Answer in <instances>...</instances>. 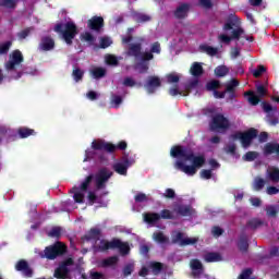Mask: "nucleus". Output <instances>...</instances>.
Returning <instances> with one entry per match:
<instances>
[{
	"label": "nucleus",
	"mask_w": 279,
	"mask_h": 279,
	"mask_svg": "<svg viewBox=\"0 0 279 279\" xmlns=\"http://www.w3.org/2000/svg\"><path fill=\"white\" fill-rule=\"evenodd\" d=\"M191 10V4L189 3H182L174 10V16L179 19V21H182L183 19H186L189 16V11Z\"/></svg>",
	"instance_id": "nucleus-19"
},
{
	"label": "nucleus",
	"mask_w": 279,
	"mask_h": 279,
	"mask_svg": "<svg viewBox=\"0 0 279 279\" xmlns=\"http://www.w3.org/2000/svg\"><path fill=\"white\" fill-rule=\"evenodd\" d=\"M32 32H34V27L32 26L22 29L21 32L17 33L19 40H25V38H27V36L32 34Z\"/></svg>",
	"instance_id": "nucleus-48"
},
{
	"label": "nucleus",
	"mask_w": 279,
	"mask_h": 279,
	"mask_svg": "<svg viewBox=\"0 0 279 279\" xmlns=\"http://www.w3.org/2000/svg\"><path fill=\"white\" fill-rule=\"evenodd\" d=\"M23 60V52L21 50H13L10 54V60L5 63L7 71H14L19 64H22Z\"/></svg>",
	"instance_id": "nucleus-10"
},
{
	"label": "nucleus",
	"mask_w": 279,
	"mask_h": 279,
	"mask_svg": "<svg viewBox=\"0 0 279 279\" xmlns=\"http://www.w3.org/2000/svg\"><path fill=\"white\" fill-rule=\"evenodd\" d=\"M119 263L118 256H111L101 262V267H112Z\"/></svg>",
	"instance_id": "nucleus-40"
},
{
	"label": "nucleus",
	"mask_w": 279,
	"mask_h": 279,
	"mask_svg": "<svg viewBox=\"0 0 279 279\" xmlns=\"http://www.w3.org/2000/svg\"><path fill=\"white\" fill-rule=\"evenodd\" d=\"M245 97H248V104H251V106H258V104H260V97L256 94H254V92L248 90L245 94Z\"/></svg>",
	"instance_id": "nucleus-34"
},
{
	"label": "nucleus",
	"mask_w": 279,
	"mask_h": 279,
	"mask_svg": "<svg viewBox=\"0 0 279 279\" xmlns=\"http://www.w3.org/2000/svg\"><path fill=\"white\" fill-rule=\"evenodd\" d=\"M95 179V174H89L85 178V180L81 183L80 191L86 192L88 191V186H90V182Z\"/></svg>",
	"instance_id": "nucleus-39"
},
{
	"label": "nucleus",
	"mask_w": 279,
	"mask_h": 279,
	"mask_svg": "<svg viewBox=\"0 0 279 279\" xmlns=\"http://www.w3.org/2000/svg\"><path fill=\"white\" fill-rule=\"evenodd\" d=\"M153 239L154 241H156V243H160V244L169 243V238H167V235H165L162 231L155 232L153 234Z\"/></svg>",
	"instance_id": "nucleus-35"
},
{
	"label": "nucleus",
	"mask_w": 279,
	"mask_h": 279,
	"mask_svg": "<svg viewBox=\"0 0 279 279\" xmlns=\"http://www.w3.org/2000/svg\"><path fill=\"white\" fill-rule=\"evenodd\" d=\"M15 269L16 271H21L25 278H32V276H34V270L32 267H29V263H27L25 259H20L15 264Z\"/></svg>",
	"instance_id": "nucleus-13"
},
{
	"label": "nucleus",
	"mask_w": 279,
	"mask_h": 279,
	"mask_svg": "<svg viewBox=\"0 0 279 279\" xmlns=\"http://www.w3.org/2000/svg\"><path fill=\"white\" fill-rule=\"evenodd\" d=\"M190 267L194 278H199V276L204 274V264H202V260L197 258L191 259Z\"/></svg>",
	"instance_id": "nucleus-16"
},
{
	"label": "nucleus",
	"mask_w": 279,
	"mask_h": 279,
	"mask_svg": "<svg viewBox=\"0 0 279 279\" xmlns=\"http://www.w3.org/2000/svg\"><path fill=\"white\" fill-rule=\"evenodd\" d=\"M255 260H256V263H259V265H265V263H269V260H271V258L269 257L268 254H257L255 256Z\"/></svg>",
	"instance_id": "nucleus-53"
},
{
	"label": "nucleus",
	"mask_w": 279,
	"mask_h": 279,
	"mask_svg": "<svg viewBox=\"0 0 279 279\" xmlns=\"http://www.w3.org/2000/svg\"><path fill=\"white\" fill-rule=\"evenodd\" d=\"M204 260L205 263H221V260H223V257L217 252H209L205 254Z\"/></svg>",
	"instance_id": "nucleus-29"
},
{
	"label": "nucleus",
	"mask_w": 279,
	"mask_h": 279,
	"mask_svg": "<svg viewBox=\"0 0 279 279\" xmlns=\"http://www.w3.org/2000/svg\"><path fill=\"white\" fill-rule=\"evenodd\" d=\"M104 25H105V22L101 16L95 15L87 21V27L88 29H92V32H97V33L101 32V29H104Z\"/></svg>",
	"instance_id": "nucleus-14"
},
{
	"label": "nucleus",
	"mask_w": 279,
	"mask_h": 279,
	"mask_svg": "<svg viewBox=\"0 0 279 279\" xmlns=\"http://www.w3.org/2000/svg\"><path fill=\"white\" fill-rule=\"evenodd\" d=\"M174 213L181 217H191L193 215V207L191 205H178Z\"/></svg>",
	"instance_id": "nucleus-25"
},
{
	"label": "nucleus",
	"mask_w": 279,
	"mask_h": 279,
	"mask_svg": "<svg viewBox=\"0 0 279 279\" xmlns=\"http://www.w3.org/2000/svg\"><path fill=\"white\" fill-rule=\"evenodd\" d=\"M262 109L264 112H266V114H271L274 112H277L278 107L271 106V104L267 101H262Z\"/></svg>",
	"instance_id": "nucleus-38"
},
{
	"label": "nucleus",
	"mask_w": 279,
	"mask_h": 279,
	"mask_svg": "<svg viewBox=\"0 0 279 279\" xmlns=\"http://www.w3.org/2000/svg\"><path fill=\"white\" fill-rule=\"evenodd\" d=\"M190 73L193 77H202L204 75V66L199 62H194L190 69Z\"/></svg>",
	"instance_id": "nucleus-30"
},
{
	"label": "nucleus",
	"mask_w": 279,
	"mask_h": 279,
	"mask_svg": "<svg viewBox=\"0 0 279 279\" xmlns=\"http://www.w3.org/2000/svg\"><path fill=\"white\" fill-rule=\"evenodd\" d=\"M264 225L265 221L258 218H253L246 222V228H250V230H258V228L263 227Z\"/></svg>",
	"instance_id": "nucleus-33"
},
{
	"label": "nucleus",
	"mask_w": 279,
	"mask_h": 279,
	"mask_svg": "<svg viewBox=\"0 0 279 279\" xmlns=\"http://www.w3.org/2000/svg\"><path fill=\"white\" fill-rule=\"evenodd\" d=\"M236 86H239V82L236 78H232L227 85L225 93H236Z\"/></svg>",
	"instance_id": "nucleus-45"
},
{
	"label": "nucleus",
	"mask_w": 279,
	"mask_h": 279,
	"mask_svg": "<svg viewBox=\"0 0 279 279\" xmlns=\"http://www.w3.org/2000/svg\"><path fill=\"white\" fill-rule=\"evenodd\" d=\"M266 72H267V68H265V65H258L257 69L253 71V76L258 78L263 75V73H266Z\"/></svg>",
	"instance_id": "nucleus-61"
},
{
	"label": "nucleus",
	"mask_w": 279,
	"mask_h": 279,
	"mask_svg": "<svg viewBox=\"0 0 279 279\" xmlns=\"http://www.w3.org/2000/svg\"><path fill=\"white\" fill-rule=\"evenodd\" d=\"M68 247L62 242H56L49 246H46L44 251H35V254H38L39 258H47V260H56L60 256H64Z\"/></svg>",
	"instance_id": "nucleus-2"
},
{
	"label": "nucleus",
	"mask_w": 279,
	"mask_h": 279,
	"mask_svg": "<svg viewBox=\"0 0 279 279\" xmlns=\"http://www.w3.org/2000/svg\"><path fill=\"white\" fill-rule=\"evenodd\" d=\"M92 149L94 151H107L108 154H114L117 149L125 151L128 149V142L121 141L118 145H114L104 140H95L92 142Z\"/></svg>",
	"instance_id": "nucleus-4"
},
{
	"label": "nucleus",
	"mask_w": 279,
	"mask_h": 279,
	"mask_svg": "<svg viewBox=\"0 0 279 279\" xmlns=\"http://www.w3.org/2000/svg\"><path fill=\"white\" fill-rule=\"evenodd\" d=\"M252 274H254V270L252 268H245L242 270L238 279H252Z\"/></svg>",
	"instance_id": "nucleus-58"
},
{
	"label": "nucleus",
	"mask_w": 279,
	"mask_h": 279,
	"mask_svg": "<svg viewBox=\"0 0 279 279\" xmlns=\"http://www.w3.org/2000/svg\"><path fill=\"white\" fill-rule=\"evenodd\" d=\"M112 45V40L109 37H101L100 38V49H108Z\"/></svg>",
	"instance_id": "nucleus-64"
},
{
	"label": "nucleus",
	"mask_w": 279,
	"mask_h": 279,
	"mask_svg": "<svg viewBox=\"0 0 279 279\" xmlns=\"http://www.w3.org/2000/svg\"><path fill=\"white\" fill-rule=\"evenodd\" d=\"M93 77H95V80H101V77H106V69L104 68H95L92 71Z\"/></svg>",
	"instance_id": "nucleus-47"
},
{
	"label": "nucleus",
	"mask_w": 279,
	"mask_h": 279,
	"mask_svg": "<svg viewBox=\"0 0 279 279\" xmlns=\"http://www.w3.org/2000/svg\"><path fill=\"white\" fill-rule=\"evenodd\" d=\"M134 165V159L130 160L128 157H123L122 162H118L113 166V170L119 175H128V169Z\"/></svg>",
	"instance_id": "nucleus-12"
},
{
	"label": "nucleus",
	"mask_w": 279,
	"mask_h": 279,
	"mask_svg": "<svg viewBox=\"0 0 279 279\" xmlns=\"http://www.w3.org/2000/svg\"><path fill=\"white\" fill-rule=\"evenodd\" d=\"M264 156H271V154H276L277 158H279V144L278 143H266L264 146Z\"/></svg>",
	"instance_id": "nucleus-24"
},
{
	"label": "nucleus",
	"mask_w": 279,
	"mask_h": 279,
	"mask_svg": "<svg viewBox=\"0 0 279 279\" xmlns=\"http://www.w3.org/2000/svg\"><path fill=\"white\" fill-rule=\"evenodd\" d=\"M53 29L57 34H61L64 43L68 45H73V40L78 34L77 25L73 22H66L65 24L58 23L54 25Z\"/></svg>",
	"instance_id": "nucleus-3"
},
{
	"label": "nucleus",
	"mask_w": 279,
	"mask_h": 279,
	"mask_svg": "<svg viewBox=\"0 0 279 279\" xmlns=\"http://www.w3.org/2000/svg\"><path fill=\"white\" fill-rule=\"evenodd\" d=\"M48 236L51 239H60L62 236V228L60 227H53L49 232Z\"/></svg>",
	"instance_id": "nucleus-49"
},
{
	"label": "nucleus",
	"mask_w": 279,
	"mask_h": 279,
	"mask_svg": "<svg viewBox=\"0 0 279 279\" xmlns=\"http://www.w3.org/2000/svg\"><path fill=\"white\" fill-rule=\"evenodd\" d=\"M220 86H221V82H219L218 80H213L207 82L206 90L215 93V90H217V88H219Z\"/></svg>",
	"instance_id": "nucleus-46"
},
{
	"label": "nucleus",
	"mask_w": 279,
	"mask_h": 279,
	"mask_svg": "<svg viewBox=\"0 0 279 279\" xmlns=\"http://www.w3.org/2000/svg\"><path fill=\"white\" fill-rule=\"evenodd\" d=\"M160 86H162V81L156 75L148 76L146 83L144 84V87L149 95L156 93V89L160 88Z\"/></svg>",
	"instance_id": "nucleus-11"
},
{
	"label": "nucleus",
	"mask_w": 279,
	"mask_h": 279,
	"mask_svg": "<svg viewBox=\"0 0 279 279\" xmlns=\"http://www.w3.org/2000/svg\"><path fill=\"white\" fill-rule=\"evenodd\" d=\"M148 269H150L153 276H160L167 269V265L160 262H149Z\"/></svg>",
	"instance_id": "nucleus-20"
},
{
	"label": "nucleus",
	"mask_w": 279,
	"mask_h": 279,
	"mask_svg": "<svg viewBox=\"0 0 279 279\" xmlns=\"http://www.w3.org/2000/svg\"><path fill=\"white\" fill-rule=\"evenodd\" d=\"M198 49H199V51H202V53H207V56H211V58L217 56V53H219L218 48L208 46L206 44L201 45Z\"/></svg>",
	"instance_id": "nucleus-31"
},
{
	"label": "nucleus",
	"mask_w": 279,
	"mask_h": 279,
	"mask_svg": "<svg viewBox=\"0 0 279 279\" xmlns=\"http://www.w3.org/2000/svg\"><path fill=\"white\" fill-rule=\"evenodd\" d=\"M170 156L172 158H183V160H190L192 162L191 166L184 165V161H175L174 168L178 171H182L186 175H195L197 173V169H202L204 165H206V157L203 155L195 156L193 150H187L183 146H173L170 150Z\"/></svg>",
	"instance_id": "nucleus-1"
},
{
	"label": "nucleus",
	"mask_w": 279,
	"mask_h": 279,
	"mask_svg": "<svg viewBox=\"0 0 279 279\" xmlns=\"http://www.w3.org/2000/svg\"><path fill=\"white\" fill-rule=\"evenodd\" d=\"M228 73H230V70L226 65H219L215 69V75L217 77H226Z\"/></svg>",
	"instance_id": "nucleus-42"
},
{
	"label": "nucleus",
	"mask_w": 279,
	"mask_h": 279,
	"mask_svg": "<svg viewBox=\"0 0 279 279\" xmlns=\"http://www.w3.org/2000/svg\"><path fill=\"white\" fill-rule=\"evenodd\" d=\"M268 180L270 182H279V169L272 168L270 171H268Z\"/></svg>",
	"instance_id": "nucleus-50"
},
{
	"label": "nucleus",
	"mask_w": 279,
	"mask_h": 279,
	"mask_svg": "<svg viewBox=\"0 0 279 279\" xmlns=\"http://www.w3.org/2000/svg\"><path fill=\"white\" fill-rule=\"evenodd\" d=\"M265 184H266L265 179L257 177L254 179L253 190L263 191V189H265Z\"/></svg>",
	"instance_id": "nucleus-37"
},
{
	"label": "nucleus",
	"mask_w": 279,
	"mask_h": 279,
	"mask_svg": "<svg viewBox=\"0 0 279 279\" xmlns=\"http://www.w3.org/2000/svg\"><path fill=\"white\" fill-rule=\"evenodd\" d=\"M144 221L146 223H148L149 226H155V223H158V221H160V214L146 213V214H144Z\"/></svg>",
	"instance_id": "nucleus-28"
},
{
	"label": "nucleus",
	"mask_w": 279,
	"mask_h": 279,
	"mask_svg": "<svg viewBox=\"0 0 279 279\" xmlns=\"http://www.w3.org/2000/svg\"><path fill=\"white\" fill-rule=\"evenodd\" d=\"M121 104H123V98L119 95H112L111 96V106L113 108H119V106H121Z\"/></svg>",
	"instance_id": "nucleus-56"
},
{
	"label": "nucleus",
	"mask_w": 279,
	"mask_h": 279,
	"mask_svg": "<svg viewBox=\"0 0 279 279\" xmlns=\"http://www.w3.org/2000/svg\"><path fill=\"white\" fill-rule=\"evenodd\" d=\"M161 51L160 43L155 41L150 45V51L142 52V60H154V53L160 56Z\"/></svg>",
	"instance_id": "nucleus-15"
},
{
	"label": "nucleus",
	"mask_w": 279,
	"mask_h": 279,
	"mask_svg": "<svg viewBox=\"0 0 279 279\" xmlns=\"http://www.w3.org/2000/svg\"><path fill=\"white\" fill-rule=\"evenodd\" d=\"M266 215L268 217H278V205H269L266 207Z\"/></svg>",
	"instance_id": "nucleus-51"
},
{
	"label": "nucleus",
	"mask_w": 279,
	"mask_h": 279,
	"mask_svg": "<svg viewBox=\"0 0 279 279\" xmlns=\"http://www.w3.org/2000/svg\"><path fill=\"white\" fill-rule=\"evenodd\" d=\"M151 60H143V54L141 61L135 64V69H138L141 74L147 73L149 71V63Z\"/></svg>",
	"instance_id": "nucleus-32"
},
{
	"label": "nucleus",
	"mask_w": 279,
	"mask_h": 279,
	"mask_svg": "<svg viewBox=\"0 0 279 279\" xmlns=\"http://www.w3.org/2000/svg\"><path fill=\"white\" fill-rule=\"evenodd\" d=\"M159 215H160V219H175V217L173 216V213H171V210L169 209L161 210Z\"/></svg>",
	"instance_id": "nucleus-63"
},
{
	"label": "nucleus",
	"mask_w": 279,
	"mask_h": 279,
	"mask_svg": "<svg viewBox=\"0 0 279 279\" xmlns=\"http://www.w3.org/2000/svg\"><path fill=\"white\" fill-rule=\"evenodd\" d=\"M141 51H143L142 43L130 44L126 54L130 56L131 58H135L136 60H138V58H142L143 56V52Z\"/></svg>",
	"instance_id": "nucleus-17"
},
{
	"label": "nucleus",
	"mask_w": 279,
	"mask_h": 279,
	"mask_svg": "<svg viewBox=\"0 0 279 279\" xmlns=\"http://www.w3.org/2000/svg\"><path fill=\"white\" fill-rule=\"evenodd\" d=\"M209 128L210 132H226V130L230 129V120L222 113H217L213 117Z\"/></svg>",
	"instance_id": "nucleus-8"
},
{
	"label": "nucleus",
	"mask_w": 279,
	"mask_h": 279,
	"mask_svg": "<svg viewBox=\"0 0 279 279\" xmlns=\"http://www.w3.org/2000/svg\"><path fill=\"white\" fill-rule=\"evenodd\" d=\"M100 238L101 230L93 228L83 236V241H99Z\"/></svg>",
	"instance_id": "nucleus-26"
},
{
	"label": "nucleus",
	"mask_w": 279,
	"mask_h": 279,
	"mask_svg": "<svg viewBox=\"0 0 279 279\" xmlns=\"http://www.w3.org/2000/svg\"><path fill=\"white\" fill-rule=\"evenodd\" d=\"M197 86H199V80L195 78V80L191 81V82L185 86L186 93L183 94V97H186V95H189L190 93H193V90H197Z\"/></svg>",
	"instance_id": "nucleus-36"
},
{
	"label": "nucleus",
	"mask_w": 279,
	"mask_h": 279,
	"mask_svg": "<svg viewBox=\"0 0 279 279\" xmlns=\"http://www.w3.org/2000/svg\"><path fill=\"white\" fill-rule=\"evenodd\" d=\"M243 34H245V29L239 27L232 31L231 34V39L232 40H239L241 38V36H243Z\"/></svg>",
	"instance_id": "nucleus-55"
},
{
	"label": "nucleus",
	"mask_w": 279,
	"mask_h": 279,
	"mask_svg": "<svg viewBox=\"0 0 279 279\" xmlns=\"http://www.w3.org/2000/svg\"><path fill=\"white\" fill-rule=\"evenodd\" d=\"M72 193H74V201L76 204H84V193L80 192V187H73Z\"/></svg>",
	"instance_id": "nucleus-41"
},
{
	"label": "nucleus",
	"mask_w": 279,
	"mask_h": 279,
	"mask_svg": "<svg viewBox=\"0 0 279 279\" xmlns=\"http://www.w3.org/2000/svg\"><path fill=\"white\" fill-rule=\"evenodd\" d=\"M133 272H134V263L126 264L122 269V274L124 278H128V276H132Z\"/></svg>",
	"instance_id": "nucleus-52"
},
{
	"label": "nucleus",
	"mask_w": 279,
	"mask_h": 279,
	"mask_svg": "<svg viewBox=\"0 0 279 279\" xmlns=\"http://www.w3.org/2000/svg\"><path fill=\"white\" fill-rule=\"evenodd\" d=\"M98 250L99 252H108V250H119L121 256H128V254H130V244L119 239H112L111 241L101 240Z\"/></svg>",
	"instance_id": "nucleus-5"
},
{
	"label": "nucleus",
	"mask_w": 279,
	"mask_h": 279,
	"mask_svg": "<svg viewBox=\"0 0 279 279\" xmlns=\"http://www.w3.org/2000/svg\"><path fill=\"white\" fill-rule=\"evenodd\" d=\"M7 138V143H12V141H16V135H12V131L5 126L0 128V143H3V138Z\"/></svg>",
	"instance_id": "nucleus-27"
},
{
	"label": "nucleus",
	"mask_w": 279,
	"mask_h": 279,
	"mask_svg": "<svg viewBox=\"0 0 279 279\" xmlns=\"http://www.w3.org/2000/svg\"><path fill=\"white\" fill-rule=\"evenodd\" d=\"M233 141H240L243 149L252 147L254 138H258V131L254 128H251L244 132L238 131L231 135Z\"/></svg>",
	"instance_id": "nucleus-6"
},
{
	"label": "nucleus",
	"mask_w": 279,
	"mask_h": 279,
	"mask_svg": "<svg viewBox=\"0 0 279 279\" xmlns=\"http://www.w3.org/2000/svg\"><path fill=\"white\" fill-rule=\"evenodd\" d=\"M72 77L75 82H82V80H84V71L80 68H74L72 71Z\"/></svg>",
	"instance_id": "nucleus-43"
},
{
	"label": "nucleus",
	"mask_w": 279,
	"mask_h": 279,
	"mask_svg": "<svg viewBox=\"0 0 279 279\" xmlns=\"http://www.w3.org/2000/svg\"><path fill=\"white\" fill-rule=\"evenodd\" d=\"M106 62L110 66H119V59L117 57H114V54H108L106 57Z\"/></svg>",
	"instance_id": "nucleus-57"
},
{
	"label": "nucleus",
	"mask_w": 279,
	"mask_h": 279,
	"mask_svg": "<svg viewBox=\"0 0 279 279\" xmlns=\"http://www.w3.org/2000/svg\"><path fill=\"white\" fill-rule=\"evenodd\" d=\"M0 5L1 8H8L10 10H14V8H16V0H1Z\"/></svg>",
	"instance_id": "nucleus-54"
},
{
	"label": "nucleus",
	"mask_w": 279,
	"mask_h": 279,
	"mask_svg": "<svg viewBox=\"0 0 279 279\" xmlns=\"http://www.w3.org/2000/svg\"><path fill=\"white\" fill-rule=\"evenodd\" d=\"M112 175H114L112 170H110L106 167L100 168L97 171V173L94 174L95 186H96L97 191H104V189H106V184H108V180H110V178H112Z\"/></svg>",
	"instance_id": "nucleus-7"
},
{
	"label": "nucleus",
	"mask_w": 279,
	"mask_h": 279,
	"mask_svg": "<svg viewBox=\"0 0 279 279\" xmlns=\"http://www.w3.org/2000/svg\"><path fill=\"white\" fill-rule=\"evenodd\" d=\"M56 49V40L51 38V36H44L39 43V50L40 51H52Z\"/></svg>",
	"instance_id": "nucleus-18"
},
{
	"label": "nucleus",
	"mask_w": 279,
	"mask_h": 279,
	"mask_svg": "<svg viewBox=\"0 0 279 279\" xmlns=\"http://www.w3.org/2000/svg\"><path fill=\"white\" fill-rule=\"evenodd\" d=\"M10 47H12V41H5L0 45V56H5L10 51Z\"/></svg>",
	"instance_id": "nucleus-59"
},
{
	"label": "nucleus",
	"mask_w": 279,
	"mask_h": 279,
	"mask_svg": "<svg viewBox=\"0 0 279 279\" xmlns=\"http://www.w3.org/2000/svg\"><path fill=\"white\" fill-rule=\"evenodd\" d=\"M14 136H16V138H29V136H36V131L27 126H20Z\"/></svg>",
	"instance_id": "nucleus-22"
},
{
	"label": "nucleus",
	"mask_w": 279,
	"mask_h": 279,
	"mask_svg": "<svg viewBox=\"0 0 279 279\" xmlns=\"http://www.w3.org/2000/svg\"><path fill=\"white\" fill-rule=\"evenodd\" d=\"M238 250L242 254H247L250 250V240L247 239V235H245V233H242L238 240Z\"/></svg>",
	"instance_id": "nucleus-21"
},
{
	"label": "nucleus",
	"mask_w": 279,
	"mask_h": 279,
	"mask_svg": "<svg viewBox=\"0 0 279 279\" xmlns=\"http://www.w3.org/2000/svg\"><path fill=\"white\" fill-rule=\"evenodd\" d=\"M73 258L69 257L60 263L59 267L56 268L53 277L57 279H66L69 278L70 269L69 267L73 266Z\"/></svg>",
	"instance_id": "nucleus-9"
},
{
	"label": "nucleus",
	"mask_w": 279,
	"mask_h": 279,
	"mask_svg": "<svg viewBox=\"0 0 279 279\" xmlns=\"http://www.w3.org/2000/svg\"><path fill=\"white\" fill-rule=\"evenodd\" d=\"M166 77L168 84H178V82H180V76L175 73H170Z\"/></svg>",
	"instance_id": "nucleus-60"
},
{
	"label": "nucleus",
	"mask_w": 279,
	"mask_h": 279,
	"mask_svg": "<svg viewBox=\"0 0 279 279\" xmlns=\"http://www.w3.org/2000/svg\"><path fill=\"white\" fill-rule=\"evenodd\" d=\"M172 243H180V245H193L196 243V240L191 238L184 239V233L178 232L173 238Z\"/></svg>",
	"instance_id": "nucleus-23"
},
{
	"label": "nucleus",
	"mask_w": 279,
	"mask_h": 279,
	"mask_svg": "<svg viewBox=\"0 0 279 279\" xmlns=\"http://www.w3.org/2000/svg\"><path fill=\"white\" fill-rule=\"evenodd\" d=\"M256 93L257 97H265V95H267V87H265V85L258 84L256 85Z\"/></svg>",
	"instance_id": "nucleus-62"
},
{
	"label": "nucleus",
	"mask_w": 279,
	"mask_h": 279,
	"mask_svg": "<svg viewBox=\"0 0 279 279\" xmlns=\"http://www.w3.org/2000/svg\"><path fill=\"white\" fill-rule=\"evenodd\" d=\"M258 156H259L258 151L250 150L243 156V160L245 162H254V160H256Z\"/></svg>",
	"instance_id": "nucleus-44"
}]
</instances>
